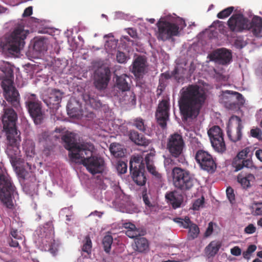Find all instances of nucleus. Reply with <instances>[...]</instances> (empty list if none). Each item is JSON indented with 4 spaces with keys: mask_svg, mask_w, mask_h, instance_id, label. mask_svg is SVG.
Here are the masks:
<instances>
[{
    "mask_svg": "<svg viewBox=\"0 0 262 262\" xmlns=\"http://www.w3.org/2000/svg\"><path fill=\"white\" fill-rule=\"evenodd\" d=\"M61 140L65 148L69 151V156L73 161H80L92 174L103 172L104 161L101 157L93 155L94 146L92 144L77 143L75 135L72 133L63 135Z\"/></svg>",
    "mask_w": 262,
    "mask_h": 262,
    "instance_id": "nucleus-1",
    "label": "nucleus"
},
{
    "mask_svg": "<svg viewBox=\"0 0 262 262\" xmlns=\"http://www.w3.org/2000/svg\"><path fill=\"white\" fill-rule=\"evenodd\" d=\"M180 94L179 106L183 119L196 118L207 99L204 89L197 84H189L182 89Z\"/></svg>",
    "mask_w": 262,
    "mask_h": 262,
    "instance_id": "nucleus-2",
    "label": "nucleus"
},
{
    "mask_svg": "<svg viewBox=\"0 0 262 262\" xmlns=\"http://www.w3.org/2000/svg\"><path fill=\"white\" fill-rule=\"evenodd\" d=\"M17 119V114L13 109L6 108L5 110L2 118V122L7 140L6 152L13 166L19 164L21 159L20 151L19 149L20 139L16 127Z\"/></svg>",
    "mask_w": 262,
    "mask_h": 262,
    "instance_id": "nucleus-3",
    "label": "nucleus"
},
{
    "mask_svg": "<svg viewBox=\"0 0 262 262\" xmlns=\"http://www.w3.org/2000/svg\"><path fill=\"white\" fill-rule=\"evenodd\" d=\"M29 31L24 29L23 26H16L13 31L6 34L0 43L2 51L5 54H14L18 53L25 44V40Z\"/></svg>",
    "mask_w": 262,
    "mask_h": 262,
    "instance_id": "nucleus-4",
    "label": "nucleus"
},
{
    "mask_svg": "<svg viewBox=\"0 0 262 262\" xmlns=\"http://www.w3.org/2000/svg\"><path fill=\"white\" fill-rule=\"evenodd\" d=\"M17 194L6 170L0 167V200L2 202L7 208L12 209L14 208L12 197Z\"/></svg>",
    "mask_w": 262,
    "mask_h": 262,
    "instance_id": "nucleus-5",
    "label": "nucleus"
},
{
    "mask_svg": "<svg viewBox=\"0 0 262 262\" xmlns=\"http://www.w3.org/2000/svg\"><path fill=\"white\" fill-rule=\"evenodd\" d=\"M185 146V141L181 134L174 133L169 136L166 143V149L170 156L178 158L179 162L181 163L185 162L183 154Z\"/></svg>",
    "mask_w": 262,
    "mask_h": 262,
    "instance_id": "nucleus-6",
    "label": "nucleus"
},
{
    "mask_svg": "<svg viewBox=\"0 0 262 262\" xmlns=\"http://www.w3.org/2000/svg\"><path fill=\"white\" fill-rule=\"evenodd\" d=\"M171 174L173 186L178 189L187 191L193 186L194 180L188 170L174 167L172 170Z\"/></svg>",
    "mask_w": 262,
    "mask_h": 262,
    "instance_id": "nucleus-7",
    "label": "nucleus"
},
{
    "mask_svg": "<svg viewBox=\"0 0 262 262\" xmlns=\"http://www.w3.org/2000/svg\"><path fill=\"white\" fill-rule=\"evenodd\" d=\"M8 74L10 77L5 78L1 83L4 96L8 102L10 103L15 108L18 110L20 107L19 94L13 85V81L11 78L13 76V71L11 69L8 70Z\"/></svg>",
    "mask_w": 262,
    "mask_h": 262,
    "instance_id": "nucleus-8",
    "label": "nucleus"
},
{
    "mask_svg": "<svg viewBox=\"0 0 262 262\" xmlns=\"http://www.w3.org/2000/svg\"><path fill=\"white\" fill-rule=\"evenodd\" d=\"M26 106L35 124H40L45 118V113L42 103L35 94H29L26 97Z\"/></svg>",
    "mask_w": 262,
    "mask_h": 262,
    "instance_id": "nucleus-9",
    "label": "nucleus"
},
{
    "mask_svg": "<svg viewBox=\"0 0 262 262\" xmlns=\"http://www.w3.org/2000/svg\"><path fill=\"white\" fill-rule=\"evenodd\" d=\"M129 170L131 177L137 185L143 186L145 184L146 178L142 157L139 156H133L129 162Z\"/></svg>",
    "mask_w": 262,
    "mask_h": 262,
    "instance_id": "nucleus-10",
    "label": "nucleus"
},
{
    "mask_svg": "<svg viewBox=\"0 0 262 262\" xmlns=\"http://www.w3.org/2000/svg\"><path fill=\"white\" fill-rule=\"evenodd\" d=\"M157 26L158 28L157 38L159 40L166 41L173 36L179 35V27L174 23L160 19Z\"/></svg>",
    "mask_w": 262,
    "mask_h": 262,
    "instance_id": "nucleus-11",
    "label": "nucleus"
},
{
    "mask_svg": "<svg viewBox=\"0 0 262 262\" xmlns=\"http://www.w3.org/2000/svg\"><path fill=\"white\" fill-rule=\"evenodd\" d=\"M195 159L200 167L204 170L212 172L216 168V164L212 156L206 151L202 149L197 151Z\"/></svg>",
    "mask_w": 262,
    "mask_h": 262,
    "instance_id": "nucleus-12",
    "label": "nucleus"
},
{
    "mask_svg": "<svg viewBox=\"0 0 262 262\" xmlns=\"http://www.w3.org/2000/svg\"><path fill=\"white\" fill-rule=\"evenodd\" d=\"M227 25L230 30L234 32H242L247 30L249 19L241 13H234L228 19Z\"/></svg>",
    "mask_w": 262,
    "mask_h": 262,
    "instance_id": "nucleus-13",
    "label": "nucleus"
},
{
    "mask_svg": "<svg viewBox=\"0 0 262 262\" xmlns=\"http://www.w3.org/2000/svg\"><path fill=\"white\" fill-rule=\"evenodd\" d=\"M169 102L165 99L162 100L159 103L156 113V117L158 124L164 129L167 126V121L169 119Z\"/></svg>",
    "mask_w": 262,
    "mask_h": 262,
    "instance_id": "nucleus-14",
    "label": "nucleus"
},
{
    "mask_svg": "<svg viewBox=\"0 0 262 262\" xmlns=\"http://www.w3.org/2000/svg\"><path fill=\"white\" fill-rule=\"evenodd\" d=\"M250 151L249 148H245L239 151L234 158L232 162V166L235 171L241 170L244 167L250 168L253 166V162L250 159H245Z\"/></svg>",
    "mask_w": 262,
    "mask_h": 262,
    "instance_id": "nucleus-15",
    "label": "nucleus"
},
{
    "mask_svg": "<svg viewBox=\"0 0 262 262\" xmlns=\"http://www.w3.org/2000/svg\"><path fill=\"white\" fill-rule=\"evenodd\" d=\"M129 79V77L126 74L117 76L116 83L112 91V94L114 96L121 99V97L124 93L129 91L130 85L127 80Z\"/></svg>",
    "mask_w": 262,
    "mask_h": 262,
    "instance_id": "nucleus-16",
    "label": "nucleus"
},
{
    "mask_svg": "<svg viewBox=\"0 0 262 262\" xmlns=\"http://www.w3.org/2000/svg\"><path fill=\"white\" fill-rule=\"evenodd\" d=\"M210 58L216 63L225 65L231 61L232 54L230 51L225 48L218 49L210 54Z\"/></svg>",
    "mask_w": 262,
    "mask_h": 262,
    "instance_id": "nucleus-17",
    "label": "nucleus"
},
{
    "mask_svg": "<svg viewBox=\"0 0 262 262\" xmlns=\"http://www.w3.org/2000/svg\"><path fill=\"white\" fill-rule=\"evenodd\" d=\"M238 101L244 99L243 95L237 92H233L229 90L223 92L221 95V99L225 104L226 107L232 108L234 107L237 103L234 100V97Z\"/></svg>",
    "mask_w": 262,
    "mask_h": 262,
    "instance_id": "nucleus-18",
    "label": "nucleus"
},
{
    "mask_svg": "<svg viewBox=\"0 0 262 262\" xmlns=\"http://www.w3.org/2000/svg\"><path fill=\"white\" fill-rule=\"evenodd\" d=\"M110 79V70L108 68L99 69L96 72L94 82L95 87L99 90L105 89Z\"/></svg>",
    "mask_w": 262,
    "mask_h": 262,
    "instance_id": "nucleus-19",
    "label": "nucleus"
},
{
    "mask_svg": "<svg viewBox=\"0 0 262 262\" xmlns=\"http://www.w3.org/2000/svg\"><path fill=\"white\" fill-rule=\"evenodd\" d=\"M235 119L237 121V125L235 127L233 128L228 126L227 133L229 139L233 142H236L241 140L242 137V129L243 126L241 123V118L236 116H233L232 119Z\"/></svg>",
    "mask_w": 262,
    "mask_h": 262,
    "instance_id": "nucleus-20",
    "label": "nucleus"
},
{
    "mask_svg": "<svg viewBox=\"0 0 262 262\" xmlns=\"http://www.w3.org/2000/svg\"><path fill=\"white\" fill-rule=\"evenodd\" d=\"M147 67L146 59L139 56L133 62L132 73L135 77L140 78L146 73Z\"/></svg>",
    "mask_w": 262,
    "mask_h": 262,
    "instance_id": "nucleus-21",
    "label": "nucleus"
},
{
    "mask_svg": "<svg viewBox=\"0 0 262 262\" xmlns=\"http://www.w3.org/2000/svg\"><path fill=\"white\" fill-rule=\"evenodd\" d=\"M247 30L250 31L255 37H262V17L254 16L252 20H249Z\"/></svg>",
    "mask_w": 262,
    "mask_h": 262,
    "instance_id": "nucleus-22",
    "label": "nucleus"
},
{
    "mask_svg": "<svg viewBox=\"0 0 262 262\" xmlns=\"http://www.w3.org/2000/svg\"><path fill=\"white\" fill-rule=\"evenodd\" d=\"M237 179L244 188H248L251 187V183L254 181L255 177L253 174L242 171L238 174Z\"/></svg>",
    "mask_w": 262,
    "mask_h": 262,
    "instance_id": "nucleus-23",
    "label": "nucleus"
},
{
    "mask_svg": "<svg viewBox=\"0 0 262 262\" xmlns=\"http://www.w3.org/2000/svg\"><path fill=\"white\" fill-rule=\"evenodd\" d=\"M129 139L136 144L140 146H147L150 142L142 135L140 134L138 132L132 130L129 134Z\"/></svg>",
    "mask_w": 262,
    "mask_h": 262,
    "instance_id": "nucleus-24",
    "label": "nucleus"
},
{
    "mask_svg": "<svg viewBox=\"0 0 262 262\" xmlns=\"http://www.w3.org/2000/svg\"><path fill=\"white\" fill-rule=\"evenodd\" d=\"M166 199L174 209L180 207L182 202V195H179L175 191H170L165 195Z\"/></svg>",
    "mask_w": 262,
    "mask_h": 262,
    "instance_id": "nucleus-25",
    "label": "nucleus"
},
{
    "mask_svg": "<svg viewBox=\"0 0 262 262\" xmlns=\"http://www.w3.org/2000/svg\"><path fill=\"white\" fill-rule=\"evenodd\" d=\"M222 246L220 241H213L211 242L205 249V253L209 257H214L219 252Z\"/></svg>",
    "mask_w": 262,
    "mask_h": 262,
    "instance_id": "nucleus-26",
    "label": "nucleus"
},
{
    "mask_svg": "<svg viewBox=\"0 0 262 262\" xmlns=\"http://www.w3.org/2000/svg\"><path fill=\"white\" fill-rule=\"evenodd\" d=\"M134 249L140 253L145 252L149 248L148 241L144 237L136 238L133 245Z\"/></svg>",
    "mask_w": 262,
    "mask_h": 262,
    "instance_id": "nucleus-27",
    "label": "nucleus"
},
{
    "mask_svg": "<svg viewBox=\"0 0 262 262\" xmlns=\"http://www.w3.org/2000/svg\"><path fill=\"white\" fill-rule=\"evenodd\" d=\"M38 142L45 148H48L52 144L51 135L49 132H42L37 135Z\"/></svg>",
    "mask_w": 262,
    "mask_h": 262,
    "instance_id": "nucleus-28",
    "label": "nucleus"
},
{
    "mask_svg": "<svg viewBox=\"0 0 262 262\" xmlns=\"http://www.w3.org/2000/svg\"><path fill=\"white\" fill-rule=\"evenodd\" d=\"M83 98L84 101L87 104H89L91 107L94 109H98L102 107V104L98 99L97 96L89 94H85L83 95Z\"/></svg>",
    "mask_w": 262,
    "mask_h": 262,
    "instance_id": "nucleus-29",
    "label": "nucleus"
},
{
    "mask_svg": "<svg viewBox=\"0 0 262 262\" xmlns=\"http://www.w3.org/2000/svg\"><path fill=\"white\" fill-rule=\"evenodd\" d=\"M210 142L215 151L222 153L226 150V147L223 137L211 139Z\"/></svg>",
    "mask_w": 262,
    "mask_h": 262,
    "instance_id": "nucleus-30",
    "label": "nucleus"
},
{
    "mask_svg": "<svg viewBox=\"0 0 262 262\" xmlns=\"http://www.w3.org/2000/svg\"><path fill=\"white\" fill-rule=\"evenodd\" d=\"M62 93L59 90H54L50 94L48 101L50 105L58 104L62 99Z\"/></svg>",
    "mask_w": 262,
    "mask_h": 262,
    "instance_id": "nucleus-31",
    "label": "nucleus"
},
{
    "mask_svg": "<svg viewBox=\"0 0 262 262\" xmlns=\"http://www.w3.org/2000/svg\"><path fill=\"white\" fill-rule=\"evenodd\" d=\"M208 135L210 140L223 137V133L221 128L217 125L211 127L208 130Z\"/></svg>",
    "mask_w": 262,
    "mask_h": 262,
    "instance_id": "nucleus-32",
    "label": "nucleus"
},
{
    "mask_svg": "<svg viewBox=\"0 0 262 262\" xmlns=\"http://www.w3.org/2000/svg\"><path fill=\"white\" fill-rule=\"evenodd\" d=\"M188 229H189L187 237L188 240L194 239L198 236L200 233V229L196 224L191 222Z\"/></svg>",
    "mask_w": 262,
    "mask_h": 262,
    "instance_id": "nucleus-33",
    "label": "nucleus"
},
{
    "mask_svg": "<svg viewBox=\"0 0 262 262\" xmlns=\"http://www.w3.org/2000/svg\"><path fill=\"white\" fill-rule=\"evenodd\" d=\"M33 49L38 53H41L47 50V47L46 40L43 37H40L34 41Z\"/></svg>",
    "mask_w": 262,
    "mask_h": 262,
    "instance_id": "nucleus-34",
    "label": "nucleus"
},
{
    "mask_svg": "<svg viewBox=\"0 0 262 262\" xmlns=\"http://www.w3.org/2000/svg\"><path fill=\"white\" fill-rule=\"evenodd\" d=\"M171 76H173L178 82H180L183 79V76L179 75L178 68H175L174 70L172 71L171 75L169 73H164L161 74L160 79H163V81H164L165 79L166 80L170 78Z\"/></svg>",
    "mask_w": 262,
    "mask_h": 262,
    "instance_id": "nucleus-35",
    "label": "nucleus"
},
{
    "mask_svg": "<svg viewBox=\"0 0 262 262\" xmlns=\"http://www.w3.org/2000/svg\"><path fill=\"white\" fill-rule=\"evenodd\" d=\"M120 101H125L127 102L128 103L132 105H135L136 104V97L135 93L133 92L129 91L124 94L120 98H118Z\"/></svg>",
    "mask_w": 262,
    "mask_h": 262,
    "instance_id": "nucleus-36",
    "label": "nucleus"
},
{
    "mask_svg": "<svg viewBox=\"0 0 262 262\" xmlns=\"http://www.w3.org/2000/svg\"><path fill=\"white\" fill-rule=\"evenodd\" d=\"M111 154L115 157H122L124 156V152L120 144L113 143L110 147Z\"/></svg>",
    "mask_w": 262,
    "mask_h": 262,
    "instance_id": "nucleus-37",
    "label": "nucleus"
},
{
    "mask_svg": "<svg viewBox=\"0 0 262 262\" xmlns=\"http://www.w3.org/2000/svg\"><path fill=\"white\" fill-rule=\"evenodd\" d=\"M133 125L143 133H146L147 131L148 127L145 122V120L140 117L134 120Z\"/></svg>",
    "mask_w": 262,
    "mask_h": 262,
    "instance_id": "nucleus-38",
    "label": "nucleus"
},
{
    "mask_svg": "<svg viewBox=\"0 0 262 262\" xmlns=\"http://www.w3.org/2000/svg\"><path fill=\"white\" fill-rule=\"evenodd\" d=\"M113 241L112 236L109 234L105 235L102 239V244L104 251L107 254L110 253Z\"/></svg>",
    "mask_w": 262,
    "mask_h": 262,
    "instance_id": "nucleus-39",
    "label": "nucleus"
},
{
    "mask_svg": "<svg viewBox=\"0 0 262 262\" xmlns=\"http://www.w3.org/2000/svg\"><path fill=\"white\" fill-rule=\"evenodd\" d=\"M92 242L90 237L87 235L85 237L82 247V251L86 253L89 255L91 254Z\"/></svg>",
    "mask_w": 262,
    "mask_h": 262,
    "instance_id": "nucleus-40",
    "label": "nucleus"
},
{
    "mask_svg": "<svg viewBox=\"0 0 262 262\" xmlns=\"http://www.w3.org/2000/svg\"><path fill=\"white\" fill-rule=\"evenodd\" d=\"M42 230L45 233H46L45 238L50 239L54 233V227L52 222L50 221L47 222Z\"/></svg>",
    "mask_w": 262,
    "mask_h": 262,
    "instance_id": "nucleus-41",
    "label": "nucleus"
},
{
    "mask_svg": "<svg viewBox=\"0 0 262 262\" xmlns=\"http://www.w3.org/2000/svg\"><path fill=\"white\" fill-rule=\"evenodd\" d=\"M145 162L146 164V167L151 174L157 176L159 173L156 171L155 166L153 165L152 162L150 160V156L147 154L145 158Z\"/></svg>",
    "mask_w": 262,
    "mask_h": 262,
    "instance_id": "nucleus-42",
    "label": "nucleus"
},
{
    "mask_svg": "<svg viewBox=\"0 0 262 262\" xmlns=\"http://www.w3.org/2000/svg\"><path fill=\"white\" fill-rule=\"evenodd\" d=\"M48 245H46L45 250L50 252L53 256L56 255L58 252V245L55 243L54 240L51 238Z\"/></svg>",
    "mask_w": 262,
    "mask_h": 262,
    "instance_id": "nucleus-43",
    "label": "nucleus"
},
{
    "mask_svg": "<svg viewBox=\"0 0 262 262\" xmlns=\"http://www.w3.org/2000/svg\"><path fill=\"white\" fill-rule=\"evenodd\" d=\"M173 221L178 224L180 227H182L185 229L188 228L189 225L191 222L188 216H185L184 219L176 217L173 219Z\"/></svg>",
    "mask_w": 262,
    "mask_h": 262,
    "instance_id": "nucleus-44",
    "label": "nucleus"
},
{
    "mask_svg": "<svg viewBox=\"0 0 262 262\" xmlns=\"http://www.w3.org/2000/svg\"><path fill=\"white\" fill-rule=\"evenodd\" d=\"M234 9V8L232 6L229 7L220 12L217 14V17L220 19L225 18L228 17L232 13Z\"/></svg>",
    "mask_w": 262,
    "mask_h": 262,
    "instance_id": "nucleus-45",
    "label": "nucleus"
},
{
    "mask_svg": "<svg viewBox=\"0 0 262 262\" xmlns=\"http://www.w3.org/2000/svg\"><path fill=\"white\" fill-rule=\"evenodd\" d=\"M125 233L129 238H135V239L138 238V236L144 235V232L142 231H141L139 229L133 230H126Z\"/></svg>",
    "mask_w": 262,
    "mask_h": 262,
    "instance_id": "nucleus-46",
    "label": "nucleus"
},
{
    "mask_svg": "<svg viewBox=\"0 0 262 262\" xmlns=\"http://www.w3.org/2000/svg\"><path fill=\"white\" fill-rule=\"evenodd\" d=\"M127 164L123 161H119L117 165V170L120 174L125 173L127 171Z\"/></svg>",
    "mask_w": 262,
    "mask_h": 262,
    "instance_id": "nucleus-47",
    "label": "nucleus"
},
{
    "mask_svg": "<svg viewBox=\"0 0 262 262\" xmlns=\"http://www.w3.org/2000/svg\"><path fill=\"white\" fill-rule=\"evenodd\" d=\"M227 196L230 202L233 204L235 201V194L234 190L231 187H228L226 189Z\"/></svg>",
    "mask_w": 262,
    "mask_h": 262,
    "instance_id": "nucleus-48",
    "label": "nucleus"
},
{
    "mask_svg": "<svg viewBox=\"0 0 262 262\" xmlns=\"http://www.w3.org/2000/svg\"><path fill=\"white\" fill-rule=\"evenodd\" d=\"M116 59L119 63H124L126 62L127 57L124 53L118 51L117 53Z\"/></svg>",
    "mask_w": 262,
    "mask_h": 262,
    "instance_id": "nucleus-49",
    "label": "nucleus"
},
{
    "mask_svg": "<svg viewBox=\"0 0 262 262\" xmlns=\"http://www.w3.org/2000/svg\"><path fill=\"white\" fill-rule=\"evenodd\" d=\"M204 203V198L202 196L201 198L196 200L193 204V209L198 210L200 209Z\"/></svg>",
    "mask_w": 262,
    "mask_h": 262,
    "instance_id": "nucleus-50",
    "label": "nucleus"
},
{
    "mask_svg": "<svg viewBox=\"0 0 262 262\" xmlns=\"http://www.w3.org/2000/svg\"><path fill=\"white\" fill-rule=\"evenodd\" d=\"M10 234L13 239L21 241L23 240L22 234L19 232H18V231L16 229H12L10 231Z\"/></svg>",
    "mask_w": 262,
    "mask_h": 262,
    "instance_id": "nucleus-51",
    "label": "nucleus"
},
{
    "mask_svg": "<svg viewBox=\"0 0 262 262\" xmlns=\"http://www.w3.org/2000/svg\"><path fill=\"white\" fill-rule=\"evenodd\" d=\"M254 209V215H262V203H256Z\"/></svg>",
    "mask_w": 262,
    "mask_h": 262,
    "instance_id": "nucleus-52",
    "label": "nucleus"
},
{
    "mask_svg": "<svg viewBox=\"0 0 262 262\" xmlns=\"http://www.w3.org/2000/svg\"><path fill=\"white\" fill-rule=\"evenodd\" d=\"M142 198H143V202L145 203V204L146 205V206H147L148 207H152V205L151 203V202L149 200V199L148 198V196L146 193V190H144L142 192Z\"/></svg>",
    "mask_w": 262,
    "mask_h": 262,
    "instance_id": "nucleus-53",
    "label": "nucleus"
},
{
    "mask_svg": "<svg viewBox=\"0 0 262 262\" xmlns=\"http://www.w3.org/2000/svg\"><path fill=\"white\" fill-rule=\"evenodd\" d=\"M251 136L254 138H260L261 136L262 133L261 130L258 128L251 129L250 130Z\"/></svg>",
    "mask_w": 262,
    "mask_h": 262,
    "instance_id": "nucleus-54",
    "label": "nucleus"
},
{
    "mask_svg": "<svg viewBox=\"0 0 262 262\" xmlns=\"http://www.w3.org/2000/svg\"><path fill=\"white\" fill-rule=\"evenodd\" d=\"M165 81L162 79H159V84L157 89V95H160L165 89Z\"/></svg>",
    "mask_w": 262,
    "mask_h": 262,
    "instance_id": "nucleus-55",
    "label": "nucleus"
},
{
    "mask_svg": "<svg viewBox=\"0 0 262 262\" xmlns=\"http://www.w3.org/2000/svg\"><path fill=\"white\" fill-rule=\"evenodd\" d=\"M245 232L248 234H252L256 231V227L252 224L248 225L244 229Z\"/></svg>",
    "mask_w": 262,
    "mask_h": 262,
    "instance_id": "nucleus-56",
    "label": "nucleus"
},
{
    "mask_svg": "<svg viewBox=\"0 0 262 262\" xmlns=\"http://www.w3.org/2000/svg\"><path fill=\"white\" fill-rule=\"evenodd\" d=\"M230 252L233 255L239 256L242 253V250L238 246H235L231 249Z\"/></svg>",
    "mask_w": 262,
    "mask_h": 262,
    "instance_id": "nucleus-57",
    "label": "nucleus"
},
{
    "mask_svg": "<svg viewBox=\"0 0 262 262\" xmlns=\"http://www.w3.org/2000/svg\"><path fill=\"white\" fill-rule=\"evenodd\" d=\"M213 224L212 222H210L208 224V227L206 229V232H205L204 235L205 237H208L210 236L213 232Z\"/></svg>",
    "mask_w": 262,
    "mask_h": 262,
    "instance_id": "nucleus-58",
    "label": "nucleus"
},
{
    "mask_svg": "<svg viewBox=\"0 0 262 262\" xmlns=\"http://www.w3.org/2000/svg\"><path fill=\"white\" fill-rule=\"evenodd\" d=\"M32 7L30 6L26 8L23 14V17H27L30 16L32 14Z\"/></svg>",
    "mask_w": 262,
    "mask_h": 262,
    "instance_id": "nucleus-59",
    "label": "nucleus"
},
{
    "mask_svg": "<svg viewBox=\"0 0 262 262\" xmlns=\"http://www.w3.org/2000/svg\"><path fill=\"white\" fill-rule=\"evenodd\" d=\"M124 227L127 230H133L137 229L136 226L131 223H126L124 224Z\"/></svg>",
    "mask_w": 262,
    "mask_h": 262,
    "instance_id": "nucleus-60",
    "label": "nucleus"
},
{
    "mask_svg": "<svg viewBox=\"0 0 262 262\" xmlns=\"http://www.w3.org/2000/svg\"><path fill=\"white\" fill-rule=\"evenodd\" d=\"M9 244L10 247H19L20 248V247L19 246L18 242L16 239L11 238L10 240L9 241Z\"/></svg>",
    "mask_w": 262,
    "mask_h": 262,
    "instance_id": "nucleus-61",
    "label": "nucleus"
},
{
    "mask_svg": "<svg viewBox=\"0 0 262 262\" xmlns=\"http://www.w3.org/2000/svg\"><path fill=\"white\" fill-rule=\"evenodd\" d=\"M234 45L235 47L238 49H242L244 47V45L243 41L241 39H236L234 41Z\"/></svg>",
    "mask_w": 262,
    "mask_h": 262,
    "instance_id": "nucleus-62",
    "label": "nucleus"
},
{
    "mask_svg": "<svg viewBox=\"0 0 262 262\" xmlns=\"http://www.w3.org/2000/svg\"><path fill=\"white\" fill-rule=\"evenodd\" d=\"M127 32L133 38H135L137 37V31L133 28H128Z\"/></svg>",
    "mask_w": 262,
    "mask_h": 262,
    "instance_id": "nucleus-63",
    "label": "nucleus"
},
{
    "mask_svg": "<svg viewBox=\"0 0 262 262\" xmlns=\"http://www.w3.org/2000/svg\"><path fill=\"white\" fill-rule=\"evenodd\" d=\"M256 158L261 162H262V149L257 150L255 152Z\"/></svg>",
    "mask_w": 262,
    "mask_h": 262,
    "instance_id": "nucleus-64",
    "label": "nucleus"
}]
</instances>
